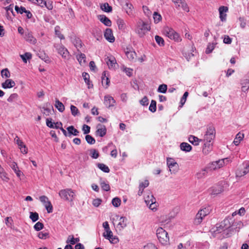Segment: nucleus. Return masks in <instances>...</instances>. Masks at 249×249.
Segmentation results:
<instances>
[{
	"mask_svg": "<svg viewBox=\"0 0 249 249\" xmlns=\"http://www.w3.org/2000/svg\"><path fill=\"white\" fill-rule=\"evenodd\" d=\"M59 196L61 199L68 202H72L76 196L75 192L69 188L61 190Z\"/></svg>",
	"mask_w": 249,
	"mask_h": 249,
	"instance_id": "nucleus-1",
	"label": "nucleus"
},
{
	"mask_svg": "<svg viewBox=\"0 0 249 249\" xmlns=\"http://www.w3.org/2000/svg\"><path fill=\"white\" fill-rule=\"evenodd\" d=\"M149 30L150 27L148 24L141 20L137 22L135 28V33L141 37L143 36Z\"/></svg>",
	"mask_w": 249,
	"mask_h": 249,
	"instance_id": "nucleus-2",
	"label": "nucleus"
},
{
	"mask_svg": "<svg viewBox=\"0 0 249 249\" xmlns=\"http://www.w3.org/2000/svg\"><path fill=\"white\" fill-rule=\"evenodd\" d=\"M156 232L159 242L162 245H167L169 242V238L167 232L160 227L157 230Z\"/></svg>",
	"mask_w": 249,
	"mask_h": 249,
	"instance_id": "nucleus-3",
	"label": "nucleus"
},
{
	"mask_svg": "<svg viewBox=\"0 0 249 249\" xmlns=\"http://www.w3.org/2000/svg\"><path fill=\"white\" fill-rule=\"evenodd\" d=\"M163 33L170 39L177 42H179L181 38L179 35L172 28L169 27H165L163 28Z\"/></svg>",
	"mask_w": 249,
	"mask_h": 249,
	"instance_id": "nucleus-4",
	"label": "nucleus"
},
{
	"mask_svg": "<svg viewBox=\"0 0 249 249\" xmlns=\"http://www.w3.org/2000/svg\"><path fill=\"white\" fill-rule=\"evenodd\" d=\"M230 162L229 158H225L217 161L212 162L208 165V168L211 170H215L220 168Z\"/></svg>",
	"mask_w": 249,
	"mask_h": 249,
	"instance_id": "nucleus-5",
	"label": "nucleus"
},
{
	"mask_svg": "<svg viewBox=\"0 0 249 249\" xmlns=\"http://www.w3.org/2000/svg\"><path fill=\"white\" fill-rule=\"evenodd\" d=\"M210 211L211 210L209 207L200 210L196 214L194 220L195 224H199L202 222L203 218L210 213Z\"/></svg>",
	"mask_w": 249,
	"mask_h": 249,
	"instance_id": "nucleus-6",
	"label": "nucleus"
},
{
	"mask_svg": "<svg viewBox=\"0 0 249 249\" xmlns=\"http://www.w3.org/2000/svg\"><path fill=\"white\" fill-rule=\"evenodd\" d=\"M215 131L213 127L209 128L204 136L203 142H213L215 138Z\"/></svg>",
	"mask_w": 249,
	"mask_h": 249,
	"instance_id": "nucleus-7",
	"label": "nucleus"
},
{
	"mask_svg": "<svg viewBox=\"0 0 249 249\" xmlns=\"http://www.w3.org/2000/svg\"><path fill=\"white\" fill-rule=\"evenodd\" d=\"M54 47L56 48L57 53L61 55L63 58L66 59L69 58V52L64 46L62 44H54Z\"/></svg>",
	"mask_w": 249,
	"mask_h": 249,
	"instance_id": "nucleus-8",
	"label": "nucleus"
},
{
	"mask_svg": "<svg viewBox=\"0 0 249 249\" xmlns=\"http://www.w3.org/2000/svg\"><path fill=\"white\" fill-rule=\"evenodd\" d=\"M167 164L171 174H175L178 171V164L173 159L168 158L167 159Z\"/></svg>",
	"mask_w": 249,
	"mask_h": 249,
	"instance_id": "nucleus-9",
	"label": "nucleus"
},
{
	"mask_svg": "<svg viewBox=\"0 0 249 249\" xmlns=\"http://www.w3.org/2000/svg\"><path fill=\"white\" fill-rule=\"evenodd\" d=\"M39 200L43 204L48 213H51L53 212V206L46 196H40Z\"/></svg>",
	"mask_w": 249,
	"mask_h": 249,
	"instance_id": "nucleus-10",
	"label": "nucleus"
},
{
	"mask_svg": "<svg viewBox=\"0 0 249 249\" xmlns=\"http://www.w3.org/2000/svg\"><path fill=\"white\" fill-rule=\"evenodd\" d=\"M104 103L107 107L110 108L115 106L116 102L112 96L109 95H107L104 97Z\"/></svg>",
	"mask_w": 249,
	"mask_h": 249,
	"instance_id": "nucleus-11",
	"label": "nucleus"
},
{
	"mask_svg": "<svg viewBox=\"0 0 249 249\" xmlns=\"http://www.w3.org/2000/svg\"><path fill=\"white\" fill-rule=\"evenodd\" d=\"M97 130L96 131L95 134L96 136H100L101 137H104L107 133V129L104 125L101 124H98L97 125Z\"/></svg>",
	"mask_w": 249,
	"mask_h": 249,
	"instance_id": "nucleus-12",
	"label": "nucleus"
},
{
	"mask_svg": "<svg viewBox=\"0 0 249 249\" xmlns=\"http://www.w3.org/2000/svg\"><path fill=\"white\" fill-rule=\"evenodd\" d=\"M223 191V188L221 185H216L209 189L210 194L212 195H216Z\"/></svg>",
	"mask_w": 249,
	"mask_h": 249,
	"instance_id": "nucleus-13",
	"label": "nucleus"
},
{
	"mask_svg": "<svg viewBox=\"0 0 249 249\" xmlns=\"http://www.w3.org/2000/svg\"><path fill=\"white\" fill-rule=\"evenodd\" d=\"M71 41L74 46L76 48L78 52L80 51V49L82 47L83 43L81 40L75 36L71 37Z\"/></svg>",
	"mask_w": 249,
	"mask_h": 249,
	"instance_id": "nucleus-14",
	"label": "nucleus"
},
{
	"mask_svg": "<svg viewBox=\"0 0 249 249\" xmlns=\"http://www.w3.org/2000/svg\"><path fill=\"white\" fill-rule=\"evenodd\" d=\"M230 227V224L228 219L224 220L219 226H217V231L221 232L222 231L228 229Z\"/></svg>",
	"mask_w": 249,
	"mask_h": 249,
	"instance_id": "nucleus-15",
	"label": "nucleus"
},
{
	"mask_svg": "<svg viewBox=\"0 0 249 249\" xmlns=\"http://www.w3.org/2000/svg\"><path fill=\"white\" fill-rule=\"evenodd\" d=\"M105 60L109 69L115 68L117 63L115 58L113 56H107Z\"/></svg>",
	"mask_w": 249,
	"mask_h": 249,
	"instance_id": "nucleus-16",
	"label": "nucleus"
},
{
	"mask_svg": "<svg viewBox=\"0 0 249 249\" xmlns=\"http://www.w3.org/2000/svg\"><path fill=\"white\" fill-rule=\"evenodd\" d=\"M104 37L109 42H113L115 41V37L113 36L112 30L107 28L104 33Z\"/></svg>",
	"mask_w": 249,
	"mask_h": 249,
	"instance_id": "nucleus-17",
	"label": "nucleus"
},
{
	"mask_svg": "<svg viewBox=\"0 0 249 249\" xmlns=\"http://www.w3.org/2000/svg\"><path fill=\"white\" fill-rule=\"evenodd\" d=\"M218 10L220 15L219 17L221 20L222 21H225L227 16V15L225 13H226L228 10V7L224 6H221L219 8Z\"/></svg>",
	"mask_w": 249,
	"mask_h": 249,
	"instance_id": "nucleus-18",
	"label": "nucleus"
},
{
	"mask_svg": "<svg viewBox=\"0 0 249 249\" xmlns=\"http://www.w3.org/2000/svg\"><path fill=\"white\" fill-rule=\"evenodd\" d=\"M213 143L204 142L202 152L205 155L209 154L213 149Z\"/></svg>",
	"mask_w": 249,
	"mask_h": 249,
	"instance_id": "nucleus-19",
	"label": "nucleus"
},
{
	"mask_svg": "<svg viewBox=\"0 0 249 249\" xmlns=\"http://www.w3.org/2000/svg\"><path fill=\"white\" fill-rule=\"evenodd\" d=\"M25 39L31 44H35L36 42V39L33 36L31 32H26L24 35Z\"/></svg>",
	"mask_w": 249,
	"mask_h": 249,
	"instance_id": "nucleus-20",
	"label": "nucleus"
},
{
	"mask_svg": "<svg viewBox=\"0 0 249 249\" xmlns=\"http://www.w3.org/2000/svg\"><path fill=\"white\" fill-rule=\"evenodd\" d=\"M127 219L125 217H121L119 219V222L117 226V228L120 230H122L127 226Z\"/></svg>",
	"mask_w": 249,
	"mask_h": 249,
	"instance_id": "nucleus-21",
	"label": "nucleus"
},
{
	"mask_svg": "<svg viewBox=\"0 0 249 249\" xmlns=\"http://www.w3.org/2000/svg\"><path fill=\"white\" fill-rule=\"evenodd\" d=\"M15 82L12 79H8L2 84V87L4 89H9L15 86Z\"/></svg>",
	"mask_w": 249,
	"mask_h": 249,
	"instance_id": "nucleus-22",
	"label": "nucleus"
},
{
	"mask_svg": "<svg viewBox=\"0 0 249 249\" xmlns=\"http://www.w3.org/2000/svg\"><path fill=\"white\" fill-rule=\"evenodd\" d=\"M144 201L147 205H148L151 202H156V199L150 192H148L144 197Z\"/></svg>",
	"mask_w": 249,
	"mask_h": 249,
	"instance_id": "nucleus-23",
	"label": "nucleus"
},
{
	"mask_svg": "<svg viewBox=\"0 0 249 249\" xmlns=\"http://www.w3.org/2000/svg\"><path fill=\"white\" fill-rule=\"evenodd\" d=\"M98 18L101 22L104 23L107 26H110L111 25V22L110 20L105 15H99Z\"/></svg>",
	"mask_w": 249,
	"mask_h": 249,
	"instance_id": "nucleus-24",
	"label": "nucleus"
},
{
	"mask_svg": "<svg viewBox=\"0 0 249 249\" xmlns=\"http://www.w3.org/2000/svg\"><path fill=\"white\" fill-rule=\"evenodd\" d=\"M10 166L16 174L18 177L19 178L23 175L21 171L19 169L17 164L15 162H12L10 164Z\"/></svg>",
	"mask_w": 249,
	"mask_h": 249,
	"instance_id": "nucleus-25",
	"label": "nucleus"
},
{
	"mask_svg": "<svg viewBox=\"0 0 249 249\" xmlns=\"http://www.w3.org/2000/svg\"><path fill=\"white\" fill-rule=\"evenodd\" d=\"M79 53L77 54L76 58L78 61L79 64L81 65H83L86 64V55L85 54L81 53L80 51Z\"/></svg>",
	"mask_w": 249,
	"mask_h": 249,
	"instance_id": "nucleus-26",
	"label": "nucleus"
},
{
	"mask_svg": "<svg viewBox=\"0 0 249 249\" xmlns=\"http://www.w3.org/2000/svg\"><path fill=\"white\" fill-rule=\"evenodd\" d=\"M67 129L68 131V137H71V135L77 136L79 133V131L72 125L68 127Z\"/></svg>",
	"mask_w": 249,
	"mask_h": 249,
	"instance_id": "nucleus-27",
	"label": "nucleus"
},
{
	"mask_svg": "<svg viewBox=\"0 0 249 249\" xmlns=\"http://www.w3.org/2000/svg\"><path fill=\"white\" fill-rule=\"evenodd\" d=\"M124 8L125 9L126 13L128 15L131 16L133 15L134 8L131 3L126 1L124 4Z\"/></svg>",
	"mask_w": 249,
	"mask_h": 249,
	"instance_id": "nucleus-28",
	"label": "nucleus"
},
{
	"mask_svg": "<svg viewBox=\"0 0 249 249\" xmlns=\"http://www.w3.org/2000/svg\"><path fill=\"white\" fill-rule=\"evenodd\" d=\"M244 137V134L241 133V132H239L236 135V137L233 142V143L235 145H238L241 141L243 139Z\"/></svg>",
	"mask_w": 249,
	"mask_h": 249,
	"instance_id": "nucleus-29",
	"label": "nucleus"
},
{
	"mask_svg": "<svg viewBox=\"0 0 249 249\" xmlns=\"http://www.w3.org/2000/svg\"><path fill=\"white\" fill-rule=\"evenodd\" d=\"M189 141L194 145H198L199 142L202 141V140L199 139L194 136L191 135L189 137Z\"/></svg>",
	"mask_w": 249,
	"mask_h": 249,
	"instance_id": "nucleus-30",
	"label": "nucleus"
},
{
	"mask_svg": "<svg viewBox=\"0 0 249 249\" xmlns=\"http://www.w3.org/2000/svg\"><path fill=\"white\" fill-rule=\"evenodd\" d=\"M241 84L242 85V91L246 92L249 89V80L246 79L241 81Z\"/></svg>",
	"mask_w": 249,
	"mask_h": 249,
	"instance_id": "nucleus-31",
	"label": "nucleus"
},
{
	"mask_svg": "<svg viewBox=\"0 0 249 249\" xmlns=\"http://www.w3.org/2000/svg\"><path fill=\"white\" fill-rule=\"evenodd\" d=\"M125 53L127 57L131 61L134 60V59L136 56V53L135 52L132 50H128V49H127V50L125 52Z\"/></svg>",
	"mask_w": 249,
	"mask_h": 249,
	"instance_id": "nucleus-32",
	"label": "nucleus"
},
{
	"mask_svg": "<svg viewBox=\"0 0 249 249\" xmlns=\"http://www.w3.org/2000/svg\"><path fill=\"white\" fill-rule=\"evenodd\" d=\"M207 172V168H203L197 172L196 174V176L198 179H200L205 177Z\"/></svg>",
	"mask_w": 249,
	"mask_h": 249,
	"instance_id": "nucleus-33",
	"label": "nucleus"
},
{
	"mask_svg": "<svg viewBox=\"0 0 249 249\" xmlns=\"http://www.w3.org/2000/svg\"><path fill=\"white\" fill-rule=\"evenodd\" d=\"M110 81L107 77L106 75V72L104 71L102 74V83L103 85L105 87V88H107L109 84Z\"/></svg>",
	"mask_w": 249,
	"mask_h": 249,
	"instance_id": "nucleus-34",
	"label": "nucleus"
},
{
	"mask_svg": "<svg viewBox=\"0 0 249 249\" xmlns=\"http://www.w3.org/2000/svg\"><path fill=\"white\" fill-rule=\"evenodd\" d=\"M181 150L185 152H190L192 150V146L187 142H182L180 145Z\"/></svg>",
	"mask_w": 249,
	"mask_h": 249,
	"instance_id": "nucleus-35",
	"label": "nucleus"
},
{
	"mask_svg": "<svg viewBox=\"0 0 249 249\" xmlns=\"http://www.w3.org/2000/svg\"><path fill=\"white\" fill-rule=\"evenodd\" d=\"M80 241L79 238H74L73 236H69L68 239L66 241L67 244H70L71 245H74L76 243Z\"/></svg>",
	"mask_w": 249,
	"mask_h": 249,
	"instance_id": "nucleus-36",
	"label": "nucleus"
},
{
	"mask_svg": "<svg viewBox=\"0 0 249 249\" xmlns=\"http://www.w3.org/2000/svg\"><path fill=\"white\" fill-rule=\"evenodd\" d=\"M55 107L61 112H63L65 110L64 105L58 100H56Z\"/></svg>",
	"mask_w": 249,
	"mask_h": 249,
	"instance_id": "nucleus-37",
	"label": "nucleus"
},
{
	"mask_svg": "<svg viewBox=\"0 0 249 249\" xmlns=\"http://www.w3.org/2000/svg\"><path fill=\"white\" fill-rule=\"evenodd\" d=\"M42 4H40L39 6L43 8L44 7H46L48 10H51L53 8V5L52 4V2H48V3L46 1L42 0Z\"/></svg>",
	"mask_w": 249,
	"mask_h": 249,
	"instance_id": "nucleus-38",
	"label": "nucleus"
},
{
	"mask_svg": "<svg viewBox=\"0 0 249 249\" xmlns=\"http://www.w3.org/2000/svg\"><path fill=\"white\" fill-rule=\"evenodd\" d=\"M101 8L102 10L106 12H110L112 11V8L108 3H105L101 5Z\"/></svg>",
	"mask_w": 249,
	"mask_h": 249,
	"instance_id": "nucleus-39",
	"label": "nucleus"
},
{
	"mask_svg": "<svg viewBox=\"0 0 249 249\" xmlns=\"http://www.w3.org/2000/svg\"><path fill=\"white\" fill-rule=\"evenodd\" d=\"M82 76L84 78L85 83L88 85L89 88H90L91 87L93 86L92 84L91 85L90 84L89 75L88 73L83 72L82 73Z\"/></svg>",
	"mask_w": 249,
	"mask_h": 249,
	"instance_id": "nucleus-40",
	"label": "nucleus"
},
{
	"mask_svg": "<svg viewBox=\"0 0 249 249\" xmlns=\"http://www.w3.org/2000/svg\"><path fill=\"white\" fill-rule=\"evenodd\" d=\"M248 173V171H246L245 168L244 169L238 168L236 171V177H241Z\"/></svg>",
	"mask_w": 249,
	"mask_h": 249,
	"instance_id": "nucleus-41",
	"label": "nucleus"
},
{
	"mask_svg": "<svg viewBox=\"0 0 249 249\" xmlns=\"http://www.w3.org/2000/svg\"><path fill=\"white\" fill-rule=\"evenodd\" d=\"M97 167L105 173H109L110 171V170L108 166H107L104 163H98L97 164Z\"/></svg>",
	"mask_w": 249,
	"mask_h": 249,
	"instance_id": "nucleus-42",
	"label": "nucleus"
},
{
	"mask_svg": "<svg viewBox=\"0 0 249 249\" xmlns=\"http://www.w3.org/2000/svg\"><path fill=\"white\" fill-rule=\"evenodd\" d=\"M100 185L102 189L105 191H108L110 190V186L109 184L105 181H101Z\"/></svg>",
	"mask_w": 249,
	"mask_h": 249,
	"instance_id": "nucleus-43",
	"label": "nucleus"
},
{
	"mask_svg": "<svg viewBox=\"0 0 249 249\" xmlns=\"http://www.w3.org/2000/svg\"><path fill=\"white\" fill-rule=\"evenodd\" d=\"M20 56L24 63H27V59L29 60L32 58V54L30 53H26L24 54L20 55Z\"/></svg>",
	"mask_w": 249,
	"mask_h": 249,
	"instance_id": "nucleus-44",
	"label": "nucleus"
},
{
	"mask_svg": "<svg viewBox=\"0 0 249 249\" xmlns=\"http://www.w3.org/2000/svg\"><path fill=\"white\" fill-rule=\"evenodd\" d=\"M0 178L4 181H8V178L6 174L4 172V169L0 165Z\"/></svg>",
	"mask_w": 249,
	"mask_h": 249,
	"instance_id": "nucleus-45",
	"label": "nucleus"
},
{
	"mask_svg": "<svg viewBox=\"0 0 249 249\" xmlns=\"http://www.w3.org/2000/svg\"><path fill=\"white\" fill-rule=\"evenodd\" d=\"M30 218L32 220L33 222H35L39 218L38 214L36 212H30Z\"/></svg>",
	"mask_w": 249,
	"mask_h": 249,
	"instance_id": "nucleus-46",
	"label": "nucleus"
},
{
	"mask_svg": "<svg viewBox=\"0 0 249 249\" xmlns=\"http://www.w3.org/2000/svg\"><path fill=\"white\" fill-rule=\"evenodd\" d=\"M167 89V86L166 84H161L159 86L158 89V92L165 93H166Z\"/></svg>",
	"mask_w": 249,
	"mask_h": 249,
	"instance_id": "nucleus-47",
	"label": "nucleus"
},
{
	"mask_svg": "<svg viewBox=\"0 0 249 249\" xmlns=\"http://www.w3.org/2000/svg\"><path fill=\"white\" fill-rule=\"evenodd\" d=\"M6 225L9 228H12L13 225V220L11 217H7L5 219Z\"/></svg>",
	"mask_w": 249,
	"mask_h": 249,
	"instance_id": "nucleus-48",
	"label": "nucleus"
},
{
	"mask_svg": "<svg viewBox=\"0 0 249 249\" xmlns=\"http://www.w3.org/2000/svg\"><path fill=\"white\" fill-rule=\"evenodd\" d=\"M121 200L119 197H115L112 200V204L115 207H118L121 204Z\"/></svg>",
	"mask_w": 249,
	"mask_h": 249,
	"instance_id": "nucleus-49",
	"label": "nucleus"
},
{
	"mask_svg": "<svg viewBox=\"0 0 249 249\" xmlns=\"http://www.w3.org/2000/svg\"><path fill=\"white\" fill-rule=\"evenodd\" d=\"M87 142L90 144H93L95 143V140L93 137L89 135H87L85 137Z\"/></svg>",
	"mask_w": 249,
	"mask_h": 249,
	"instance_id": "nucleus-50",
	"label": "nucleus"
},
{
	"mask_svg": "<svg viewBox=\"0 0 249 249\" xmlns=\"http://www.w3.org/2000/svg\"><path fill=\"white\" fill-rule=\"evenodd\" d=\"M38 237L41 239H46L49 237V234L47 232L40 231L38 234Z\"/></svg>",
	"mask_w": 249,
	"mask_h": 249,
	"instance_id": "nucleus-51",
	"label": "nucleus"
},
{
	"mask_svg": "<svg viewBox=\"0 0 249 249\" xmlns=\"http://www.w3.org/2000/svg\"><path fill=\"white\" fill-rule=\"evenodd\" d=\"M55 35H57L58 37L60 39H64L65 38L64 36L62 35L60 31V27L58 26H56L54 28Z\"/></svg>",
	"mask_w": 249,
	"mask_h": 249,
	"instance_id": "nucleus-52",
	"label": "nucleus"
},
{
	"mask_svg": "<svg viewBox=\"0 0 249 249\" xmlns=\"http://www.w3.org/2000/svg\"><path fill=\"white\" fill-rule=\"evenodd\" d=\"M155 40L156 42L160 46H163L164 45V41L163 39L159 36H155Z\"/></svg>",
	"mask_w": 249,
	"mask_h": 249,
	"instance_id": "nucleus-53",
	"label": "nucleus"
},
{
	"mask_svg": "<svg viewBox=\"0 0 249 249\" xmlns=\"http://www.w3.org/2000/svg\"><path fill=\"white\" fill-rule=\"evenodd\" d=\"M44 227V225L40 222H37L34 226V229L36 231H39Z\"/></svg>",
	"mask_w": 249,
	"mask_h": 249,
	"instance_id": "nucleus-54",
	"label": "nucleus"
},
{
	"mask_svg": "<svg viewBox=\"0 0 249 249\" xmlns=\"http://www.w3.org/2000/svg\"><path fill=\"white\" fill-rule=\"evenodd\" d=\"M118 28L120 30H124L125 28V25L124 20L122 19H119L117 21Z\"/></svg>",
	"mask_w": 249,
	"mask_h": 249,
	"instance_id": "nucleus-55",
	"label": "nucleus"
},
{
	"mask_svg": "<svg viewBox=\"0 0 249 249\" xmlns=\"http://www.w3.org/2000/svg\"><path fill=\"white\" fill-rule=\"evenodd\" d=\"M113 233L110 229L105 230V232L103 233V236L106 239L110 238V236H112Z\"/></svg>",
	"mask_w": 249,
	"mask_h": 249,
	"instance_id": "nucleus-56",
	"label": "nucleus"
},
{
	"mask_svg": "<svg viewBox=\"0 0 249 249\" xmlns=\"http://www.w3.org/2000/svg\"><path fill=\"white\" fill-rule=\"evenodd\" d=\"M215 44L214 43H209L206 48V53L207 54L211 53L214 49Z\"/></svg>",
	"mask_w": 249,
	"mask_h": 249,
	"instance_id": "nucleus-57",
	"label": "nucleus"
},
{
	"mask_svg": "<svg viewBox=\"0 0 249 249\" xmlns=\"http://www.w3.org/2000/svg\"><path fill=\"white\" fill-rule=\"evenodd\" d=\"M188 92L186 91L184 92L183 96L182 97L181 100H180V107H182L184 104H185L186 101V99H187V97H188Z\"/></svg>",
	"mask_w": 249,
	"mask_h": 249,
	"instance_id": "nucleus-58",
	"label": "nucleus"
},
{
	"mask_svg": "<svg viewBox=\"0 0 249 249\" xmlns=\"http://www.w3.org/2000/svg\"><path fill=\"white\" fill-rule=\"evenodd\" d=\"M156 102L155 100H152L149 107V110L152 112L156 111Z\"/></svg>",
	"mask_w": 249,
	"mask_h": 249,
	"instance_id": "nucleus-59",
	"label": "nucleus"
},
{
	"mask_svg": "<svg viewBox=\"0 0 249 249\" xmlns=\"http://www.w3.org/2000/svg\"><path fill=\"white\" fill-rule=\"evenodd\" d=\"M153 18L155 22L158 23L161 19V16L160 14L156 12H155L153 14Z\"/></svg>",
	"mask_w": 249,
	"mask_h": 249,
	"instance_id": "nucleus-60",
	"label": "nucleus"
},
{
	"mask_svg": "<svg viewBox=\"0 0 249 249\" xmlns=\"http://www.w3.org/2000/svg\"><path fill=\"white\" fill-rule=\"evenodd\" d=\"M90 154L91 157L93 159H97L99 157V153H98V151L94 149H92L90 150Z\"/></svg>",
	"mask_w": 249,
	"mask_h": 249,
	"instance_id": "nucleus-61",
	"label": "nucleus"
},
{
	"mask_svg": "<svg viewBox=\"0 0 249 249\" xmlns=\"http://www.w3.org/2000/svg\"><path fill=\"white\" fill-rule=\"evenodd\" d=\"M71 110L72 115L75 116L79 113V110L78 108L73 105L71 106Z\"/></svg>",
	"mask_w": 249,
	"mask_h": 249,
	"instance_id": "nucleus-62",
	"label": "nucleus"
},
{
	"mask_svg": "<svg viewBox=\"0 0 249 249\" xmlns=\"http://www.w3.org/2000/svg\"><path fill=\"white\" fill-rule=\"evenodd\" d=\"M15 9L17 12L18 13L22 14L23 13L27 12V10L24 7L21 6L20 7H19L18 6L16 5L15 7Z\"/></svg>",
	"mask_w": 249,
	"mask_h": 249,
	"instance_id": "nucleus-63",
	"label": "nucleus"
},
{
	"mask_svg": "<svg viewBox=\"0 0 249 249\" xmlns=\"http://www.w3.org/2000/svg\"><path fill=\"white\" fill-rule=\"evenodd\" d=\"M1 76L3 77L8 78L10 76V73L7 69H3L1 71Z\"/></svg>",
	"mask_w": 249,
	"mask_h": 249,
	"instance_id": "nucleus-64",
	"label": "nucleus"
}]
</instances>
